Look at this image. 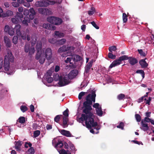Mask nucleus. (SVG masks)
<instances>
[{
	"instance_id": "obj_12",
	"label": "nucleus",
	"mask_w": 154,
	"mask_h": 154,
	"mask_svg": "<svg viewBox=\"0 0 154 154\" xmlns=\"http://www.w3.org/2000/svg\"><path fill=\"white\" fill-rule=\"evenodd\" d=\"M121 61L119 58L118 59L116 60L110 64L109 66L110 68H112L113 67H115L116 66L120 64Z\"/></svg>"
},
{
	"instance_id": "obj_56",
	"label": "nucleus",
	"mask_w": 154,
	"mask_h": 154,
	"mask_svg": "<svg viewBox=\"0 0 154 154\" xmlns=\"http://www.w3.org/2000/svg\"><path fill=\"white\" fill-rule=\"evenodd\" d=\"M23 5L26 7H29L30 6V4L29 3V2H26L24 1V2L23 3Z\"/></svg>"
},
{
	"instance_id": "obj_17",
	"label": "nucleus",
	"mask_w": 154,
	"mask_h": 154,
	"mask_svg": "<svg viewBox=\"0 0 154 154\" xmlns=\"http://www.w3.org/2000/svg\"><path fill=\"white\" fill-rule=\"evenodd\" d=\"M4 39L6 46L8 48L10 47L11 45V43L8 38L7 36H5L4 37Z\"/></svg>"
},
{
	"instance_id": "obj_7",
	"label": "nucleus",
	"mask_w": 154,
	"mask_h": 154,
	"mask_svg": "<svg viewBox=\"0 0 154 154\" xmlns=\"http://www.w3.org/2000/svg\"><path fill=\"white\" fill-rule=\"evenodd\" d=\"M96 97V94L95 92L94 91H93L91 93V94H88L86 97V101H87L88 102L89 101L92 102H92L94 103L95 101V97Z\"/></svg>"
},
{
	"instance_id": "obj_27",
	"label": "nucleus",
	"mask_w": 154,
	"mask_h": 154,
	"mask_svg": "<svg viewBox=\"0 0 154 154\" xmlns=\"http://www.w3.org/2000/svg\"><path fill=\"white\" fill-rule=\"evenodd\" d=\"M55 35L57 37L61 38L64 37V34L63 32H60L59 31H55L54 32Z\"/></svg>"
},
{
	"instance_id": "obj_36",
	"label": "nucleus",
	"mask_w": 154,
	"mask_h": 154,
	"mask_svg": "<svg viewBox=\"0 0 154 154\" xmlns=\"http://www.w3.org/2000/svg\"><path fill=\"white\" fill-rule=\"evenodd\" d=\"M117 49L116 47V46H112L109 48V50L110 52H112V51H115Z\"/></svg>"
},
{
	"instance_id": "obj_15",
	"label": "nucleus",
	"mask_w": 154,
	"mask_h": 154,
	"mask_svg": "<svg viewBox=\"0 0 154 154\" xmlns=\"http://www.w3.org/2000/svg\"><path fill=\"white\" fill-rule=\"evenodd\" d=\"M68 121L69 119L68 117H63L62 126L63 128H66L68 126Z\"/></svg>"
},
{
	"instance_id": "obj_58",
	"label": "nucleus",
	"mask_w": 154,
	"mask_h": 154,
	"mask_svg": "<svg viewBox=\"0 0 154 154\" xmlns=\"http://www.w3.org/2000/svg\"><path fill=\"white\" fill-rule=\"evenodd\" d=\"M6 13H7V17L11 16L13 14V12L10 10L7 11Z\"/></svg>"
},
{
	"instance_id": "obj_50",
	"label": "nucleus",
	"mask_w": 154,
	"mask_h": 154,
	"mask_svg": "<svg viewBox=\"0 0 154 154\" xmlns=\"http://www.w3.org/2000/svg\"><path fill=\"white\" fill-rule=\"evenodd\" d=\"M69 110L67 109L65 111L63 112V114L64 116V117H68L69 116Z\"/></svg>"
},
{
	"instance_id": "obj_34",
	"label": "nucleus",
	"mask_w": 154,
	"mask_h": 154,
	"mask_svg": "<svg viewBox=\"0 0 154 154\" xmlns=\"http://www.w3.org/2000/svg\"><path fill=\"white\" fill-rule=\"evenodd\" d=\"M119 59L121 61H122L123 60H128L129 59V57H128V56L127 55H123L120 57L119 58Z\"/></svg>"
},
{
	"instance_id": "obj_28",
	"label": "nucleus",
	"mask_w": 154,
	"mask_h": 154,
	"mask_svg": "<svg viewBox=\"0 0 154 154\" xmlns=\"http://www.w3.org/2000/svg\"><path fill=\"white\" fill-rule=\"evenodd\" d=\"M96 112L98 116H101L103 115V111L102 110L101 108L100 107V108L96 109Z\"/></svg>"
},
{
	"instance_id": "obj_64",
	"label": "nucleus",
	"mask_w": 154,
	"mask_h": 154,
	"mask_svg": "<svg viewBox=\"0 0 154 154\" xmlns=\"http://www.w3.org/2000/svg\"><path fill=\"white\" fill-rule=\"evenodd\" d=\"M47 82L49 83H51L53 81V79L52 77H48L47 78Z\"/></svg>"
},
{
	"instance_id": "obj_38",
	"label": "nucleus",
	"mask_w": 154,
	"mask_h": 154,
	"mask_svg": "<svg viewBox=\"0 0 154 154\" xmlns=\"http://www.w3.org/2000/svg\"><path fill=\"white\" fill-rule=\"evenodd\" d=\"M14 29L12 28H10L8 32L9 34L11 35H13L15 33Z\"/></svg>"
},
{
	"instance_id": "obj_29",
	"label": "nucleus",
	"mask_w": 154,
	"mask_h": 154,
	"mask_svg": "<svg viewBox=\"0 0 154 154\" xmlns=\"http://www.w3.org/2000/svg\"><path fill=\"white\" fill-rule=\"evenodd\" d=\"M82 59L81 57L79 55H76L73 58V61L77 62L80 61Z\"/></svg>"
},
{
	"instance_id": "obj_13",
	"label": "nucleus",
	"mask_w": 154,
	"mask_h": 154,
	"mask_svg": "<svg viewBox=\"0 0 154 154\" xmlns=\"http://www.w3.org/2000/svg\"><path fill=\"white\" fill-rule=\"evenodd\" d=\"M25 122V118L23 116H21L17 120V122H16V125H17L18 127H21V126H19L18 125L19 123H20L21 124H24Z\"/></svg>"
},
{
	"instance_id": "obj_24",
	"label": "nucleus",
	"mask_w": 154,
	"mask_h": 154,
	"mask_svg": "<svg viewBox=\"0 0 154 154\" xmlns=\"http://www.w3.org/2000/svg\"><path fill=\"white\" fill-rule=\"evenodd\" d=\"M60 154H71V152L69 149L65 150L64 149H62L58 150Z\"/></svg>"
},
{
	"instance_id": "obj_45",
	"label": "nucleus",
	"mask_w": 154,
	"mask_h": 154,
	"mask_svg": "<svg viewBox=\"0 0 154 154\" xmlns=\"http://www.w3.org/2000/svg\"><path fill=\"white\" fill-rule=\"evenodd\" d=\"M137 51L141 56L143 57L146 56V54L143 51L142 49H138Z\"/></svg>"
},
{
	"instance_id": "obj_19",
	"label": "nucleus",
	"mask_w": 154,
	"mask_h": 154,
	"mask_svg": "<svg viewBox=\"0 0 154 154\" xmlns=\"http://www.w3.org/2000/svg\"><path fill=\"white\" fill-rule=\"evenodd\" d=\"M21 29V26L20 25H15L14 29L16 30V33L18 35H20L21 33L20 30Z\"/></svg>"
},
{
	"instance_id": "obj_48",
	"label": "nucleus",
	"mask_w": 154,
	"mask_h": 154,
	"mask_svg": "<svg viewBox=\"0 0 154 154\" xmlns=\"http://www.w3.org/2000/svg\"><path fill=\"white\" fill-rule=\"evenodd\" d=\"M135 117L137 121V122H140L141 121V118L140 116L138 114H136Z\"/></svg>"
},
{
	"instance_id": "obj_43",
	"label": "nucleus",
	"mask_w": 154,
	"mask_h": 154,
	"mask_svg": "<svg viewBox=\"0 0 154 154\" xmlns=\"http://www.w3.org/2000/svg\"><path fill=\"white\" fill-rule=\"evenodd\" d=\"M61 116H62V115H58L56 116L54 118V121L57 123H58L60 120Z\"/></svg>"
},
{
	"instance_id": "obj_18",
	"label": "nucleus",
	"mask_w": 154,
	"mask_h": 154,
	"mask_svg": "<svg viewBox=\"0 0 154 154\" xmlns=\"http://www.w3.org/2000/svg\"><path fill=\"white\" fill-rule=\"evenodd\" d=\"M30 12V14L29 15V18L31 20H32L34 17V16L36 14V12L33 8H31L29 9V13Z\"/></svg>"
},
{
	"instance_id": "obj_47",
	"label": "nucleus",
	"mask_w": 154,
	"mask_h": 154,
	"mask_svg": "<svg viewBox=\"0 0 154 154\" xmlns=\"http://www.w3.org/2000/svg\"><path fill=\"white\" fill-rule=\"evenodd\" d=\"M40 133V131L39 130H36L33 133V136L34 137H38Z\"/></svg>"
},
{
	"instance_id": "obj_55",
	"label": "nucleus",
	"mask_w": 154,
	"mask_h": 154,
	"mask_svg": "<svg viewBox=\"0 0 154 154\" xmlns=\"http://www.w3.org/2000/svg\"><path fill=\"white\" fill-rule=\"evenodd\" d=\"M48 42L51 44H54L56 42V40L54 38H50L48 39Z\"/></svg>"
},
{
	"instance_id": "obj_52",
	"label": "nucleus",
	"mask_w": 154,
	"mask_h": 154,
	"mask_svg": "<svg viewBox=\"0 0 154 154\" xmlns=\"http://www.w3.org/2000/svg\"><path fill=\"white\" fill-rule=\"evenodd\" d=\"M75 147L73 144H71L70 146V149L69 150H70L71 153L75 151Z\"/></svg>"
},
{
	"instance_id": "obj_5",
	"label": "nucleus",
	"mask_w": 154,
	"mask_h": 154,
	"mask_svg": "<svg viewBox=\"0 0 154 154\" xmlns=\"http://www.w3.org/2000/svg\"><path fill=\"white\" fill-rule=\"evenodd\" d=\"M36 49L37 52L35 57V58L37 60H38L40 58L42 53V44L41 42H38L36 46Z\"/></svg>"
},
{
	"instance_id": "obj_8",
	"label": "nucleus",
	"mask_w": 154,
	"mask_h": 154,
	"mask_svg": "<svg viewBox=\"0 0 154 154\" xmlns=\"http://www.w3.org/2000/svg\"><path fill=\"white\" fill-rule=\"evenodd\" d=\"M49 5V4L48 2L44 1H40L36 2L35 3V6L37 7H47Z\"/></svg>"
},
{
	"instance_id": "obj_31",
	"label": "nucleus",
	"mask_w": 154,
	"mask_h": 154,
	"mask_svg": "<svg viewBox=\"0 0 154 154\" xmlns=\"http://www.w3.org/2000/svg\"><path fill=\"white\" fill-rule=\"evenodd\" d=\"M35 51V48L34 47H31L29 51V56H30V57H31V56L33 54Z\"/></svg>"
},
{
	"instance_id": "obj_46",
	"label": "nucleus",
	"mask_w": 154,
	"mask_h": 154,
	"mask_svg": "<svg viewBox=\"0 0 154 154\" xmlns=\"http://www.w3.org/2000/svg\"><path fill=\"white\" fill-rule=\"evenodd\" d=\"M18 38L17 36H14L13 38V42L15 45L17 44Z\"/></svg>"
},
{
	"instance_id": "obj_53",
	"label": "nucleus",
	"mask_w": 154,
	"mask_h": 154,
	"mask_svg": "<svg viewBox=\"0 0 154 154\" xmlns=\"http://www.w3.org/2000/svg\"><path fill=\"white\" fill-rule=\"evenodd\" d=\"M28 151L30 154H34L35 153L34 149L33 147H30L28 149Z\"/></svg>"
},
{
	"instance_id": "obj_61",
	"label": "nucleus",
	"mask_w": 154,
	"mask_h": 154,
	"mask_svg": "<svg viewBox=\"0 0 154 154\" xmlns=\"http://www.w3.org/2000/svg\"><path fill=\"white\" fill-rule=\"evenodd\" d=\"M99 104L98 103H95L93 105V107L95 108L96 109H97L100 107H99Z\"/></svg>"
},
{
	"instance_id": "obj_40",
	"label": "nucleus",
	"mask_w": 154,
	"mask_h": 154,
	"mask_svg": "<svg viewBox=\"0 0 154 154\" xmlns=\"http://www.w3.org/2000/svg\"><path fill=\"white\" fill-rule=\"evenodd\" d=\"M124 124L123 122H120L119 125L117 126V127L118 128H120L122 130L124 129Z\"/></svg>"
},
{
	"instance_id": "obj_37",
	"label": "nucleus",
	"mask_w": 154,
	"mask_h": 154,
	"mask_svg": "<svg viewBox=\"0 0 154 154\" xmlns=\"http://www.w3.org/2000/svg\"><path fill=\"white\" fill-rule=\"evenodd\" d=\"M75 49V48L73 46H68L66 47V51H70V52H72Z\"/></svg>"
},
{
	"instance_id": "obj_6",
	"label": "nucleus",
	"mask_w": 154,
	"mask_h": 154,
	"mask_svg": "<svg viewBox=\"0 0 154 154\" xmlns=\"http://www.w3.org/2000/svg\"><path fill=\"white\" fill-rule=\"evenodd\" d=\"M23 17L22 13L17 12L15 18L11 19L12 22L14 24H17L19 22L22 21V18H23Z\"/></svg>"
},
{
	"instance_id": "obj_41",
	"label": "nucleus",
	"mask_w": 154,
	"mask_h": 154,
	"mask_svg": "<svg viewBox=\"0 0 154 154\" xmlns=\"http://www.w3.org/2000/svg\"><path fill=\"white\" fill-rule=\"evenodd\" d=\"M66 42V40L65 38H62L58 41V43L60 45L64 44Z\"/></svg>"
},
{
	"instance_id": "obj_33",
	"label": "nucleus",
	"mask_w": 154,
	"mask_h": 154,
	"mask_svg": "<svg viewBox=\"0 0 154 154\" xmlns=\"http://www.w3.org/2000/svg\"><path fill=\"white\" fill-rule=\"evenodd\" d=\"M117 99L119 100H122L125 98V95L123 94H120L118 95L117 96Z\"/></svg>"
},
{
	"instance_id": "obj_21",
	"label": "nucleus",
	"mask_w": 154,
	"mask_h": 154,
	"mask_svg": "<svg viewBox=\"0 0 154 154\" xmlns=\"http://www.w3.org/2000/svg\"><path fill=\"white\" fill-rule=\"evenodd\" d=\"M60 132L62 134L65 136L67 137H71V134L69 131L63 129L61 130Z\"/></svg>"
},
{
	"instance_id": "obj_39",
	"label": "nucleus",
	"mask_w": 154,
	"mask_h": 154,
	"mask_svg": "<svg viewBox=\"0 0 154 154\" xmlns=\"http://www.w3.org/2000/svg\"><path fill=\"white\" fill-rule=\"evenodd\" d=\"M20 109L21 111L23 112H25L28 110L27 107L24 105L21 106L20 107Z\"/></svg>"
},
{
	"instance_id": "obj_2",
	"label": "nucleus",
	"mask_w": 154,
	"mask_h": 154,
	"mask_svg": "<svg viewBox=\"0 0 154 154\" xmlns=\"http://www.w3.org/2000/svg\"><path fill=\"white\" fill-rule=\"evenodd\" d=\"M77 71L74 69L72 70L67 75L59 76L58 74H56L55 76L57 78L54 77V79L56 81L59 79L58 84L60 86L62 87L69 84L70 83L69 80L74 78L77 75Z\"/></svg>"
},
{
	"instance_id": "obj_10",
	"label": "nucleus",
	"mask_w": 154,
	"mask_h": 154,
	"mask_svg": "<svg viewBox=\"0 0 154 154\" xmlns=\"http://www.w3.org/2000/svg\"><path fill=\"white\" fill-rule=\"evenodd\" d=\"M38 10L39 13L46 15L48 14L49 11L48 9L46 8H39L38 9Z\"/></svg>"
},
{
	"instance_id": "obj_22",
	"label": "nucleus",
	"mask_w": 154,
	"mask_h": 154,
	"mask_svg": "<svg viewBox=\"0 0 154 154\" xmlns=\"http://www.w3.org/2000/svg\"><path fill=\"white\" fill-rule=\"evenodd\" d=\"M23 18H22V20ZM30 21V19L27 16H25L24 18V20H22L20 22H22V23L25 26L28 25V23H29Z\"/></svg>"
},
{
	"instance_id": "obj_51",
	"label": "nucleus",
	"mask_w": 154,
	"mask_h": 154,
	"mask_svg": "<svg viewBox=\"0 0 154 154\" xmlns=\"http://www.w3.org/2000/svg\"><path fill=\"white\" fill-rule=\"evenodd\" d=\"M92 25L96 29H99V27L97 25L95 22L94 21H92L90 22Z\"/></svg>"
},
{
	"instance_id": "obj_35",
	"label": "nucleus",
	"mask_w": 154,
	"mask_h": 154,
	"mask_svg": "<svg viewBox=\"0 0 154 154\" xmlns=\"http://www.w3.org/2000/svg\"><path fill=\"white\" fill-rule=\"evenodd\" d=\"M42 26L44 28L46 29H51V25L49 23L43 24Z\"/></svg>"
},
{
	"instance_id": "obj_63",
	"label": "nucleus",
	"mask_w": 154,
	"mask_h": 154,
	"mask_svg": "<svg viewBox=\"0 0 154 154\" xmlns=\"http://www.w3.org/2000/svg\"><path fill=\"white\" fill-rule=\"evenodd\" d=\"M38 127V125L36 123H33L32 125V127L33 129L36 130L37 129Z\"/></svg>"
},
{
	"instance_id": "obj_25",
	"label": "nucleus",
	"mask_w": 154,
	"mask_h": 154,
	"mask_svg": "<svg viewBox=\"0 0 154 154\" xmlns=\"http://www.w3.org/2000/svg\"><path fill=\"white\" fill-rule=\"evenodd\" d=\"M63 146V143L62 141L61 140H59L58 142L56 143L55 147L58 150V149L62 148ZM58 150H59L58 149Z\"/></svg>"
},
{
	"instance_id": "obj_57",
	"label": "nucleus",
	"mask_w": 154,
	"mask_h": 154,
	"mask_svg": "<svg viewBox=\"0 0 154 154\" xmlns=\"http://www.w3.org/2000/svg\"><path fill=\"white\" fill-rule=\"evenodd\" d=\"M17 36H20L22 38L23 40H25L26 38V34L25 33H23V34L22 33V32L21 33V35H18Z\"/></svg>"
},
{
	"instance_id": "obj_54",
	"label": "nucleus",
	"mask_w": 154,
	"mask_h": 154,
	"mask_svg": "<svg viewBox=\"0 0 154 154\" xmlns=\"http://www.w3.org/2000/svg\"><path fill=\"white\" fill-rule=\"evenodd\" d=\"M12 5L14 7H18L19 6V4L17 2H13L12 3Z\"/></svg>"
},
{
	"instance_id": "obj_16",
	"label": "nucleus",
	"mask_w": 154,
	"mask_h": 154,
	"mask_svg": "<svg viewBox=\"0 0 154 154\" xmlns=\"http://www.w3.org/2000/svg\"><path fill=\"white\" fill-rule=\"evenodd\" d=\"M128 62L131 65H133L138 63V60L135 58L131 57H129Z\"/></svg>"
},
{
	"instance_id": "obj_49",
	"label": "nucleus",
	"mask_w": 154,
	"mask_h": 154,
	"mask_svg": "<svg viewBox=\"0 0 154 154\" xmlns=\"http://www.w3.org/2000/svg\"><path fill=\"white\" fill-rule=\"evenodd\" d=\"M86 93H87V92H81L79 93L78 96L79 99L81 100L82 99V97L85 95Z\"/></svg>"
},
{
	"instance_id": "obj_32",
	"label": "nucleus",
	"mask_w": 154,
	"mask_h": 154,
	"mask_svg": "<svg viewBox=\"0 0 154 154\" xmlns=\"http://www.w3.org/2000/svg\"><path fill=\"white\" fill-rule=\"evenodd\" d=\"M122 19L123 23H125L127 22L128 20V16L125 13H123Z\"/></svg>"
},
{
	"instance_id": "obj_59",
	"label": "nucleus",
	"mask_w": 154,
	"mask_h": 154,
	"mask_svg": "<svg viewBox=\"0 0 154 154\" xmlns=\"http://www.w3.org/2000/svg\"><path fill=\"white\" fill-rule=\"evenodd\" d=\"M29 14V10L27 9L24 10L23 11V14L24 15H28Z\"/></svg>"
},
{
	"instance_id": "obj_23",
	"label": "nucleus",
	"mask_w": 154,
	"mask_h": 154,
	"mask_svg": "<svg viewBox=\"0 0 154 154\" xmlns=\"http://www.w3.org/2000/svg\"><path fill=\"white\" fill-rule=\"evenodd\" d=\"M15 148L17 151H20V150L21 146L22 145L21 142L18 141L15 142Z\"/></svg>"
},
{
	"instance_id": "obj_14",
	"label": "nucleus",
	"mask_w": 154,
	"mask_h": 154,
	"mask_svg": "<svg viewBox=\"0 0 154 154\" xmlns=\"http://www.w3.org/2000/svg\"><path fill=\"white\" fill-rule=\"evenodd\" d=\"M146 59V58H145V59L141 60L139 61V63L142 68H146L148 65L145 61V60Z\"/></svg>"
},
{
	"instance_id": "obj_3",
	"label": "nucleus",
	"mask_w": 154,
	"mask_h": 154,
	"mask_svg": "<svg viewBox=\"0 0 154 154\" xmlns=\"http://www.w3.org/2000/svg\"><path fill=\"white\" fill-rule=\"evenodd\" d=\"M14 57L11 52H8L7 54L5 56L3 67L5 70L7 72L8 74H10L9 70L10 68V63L13 62L14 61Z\"/></svg>"
},
{
	"instance_id": "obj_1",
	"label": "nucleus",
	"mask_w": 154,
	"mask_h": 154,
	"mask_svg": "<svg viewBox=\"0 0 154 154\" xmlns=\"http://www.w3.org/2000/svg\"><path fill=\"white\" fill-rule=\"evenodd\" d=\"M91 105L92 102L89 101H85L83 103V112L85 114H82L81 117L79 118V120L82 122H83L85 121V123L86 127L88 128H91L92 127H94V129L97 131L99 130L100 128L97 126V123L96 122H94V116L91 112L92 109Z\"/></svg>"
},
{
	"instance_id": "obj_4",
	"label": "nucleus",
	"mask_w": 154,
	"mask_h": 154,
	"mask_svg": "<svg viewBox=\"0 0 154 154\" xmlns=\"http://www.w3.org/2000/svg\"><path fill=\"white\" fill-rule=\"evenodd\" d=\"M47 19L49 22L55 25H59L63 22L61 18L53 16L50 17Z\"/></svg>"
},
{
	"instance_id": "obj_9",
	"label": "nucleus",
	"mask_w": 154,
	"mask_h": 154,
	"mask_svg": "<svg viewBox=\"0 0 154 154\" xmlns=\"http://www.w3.org/2000/svg\"><path fill=\"white\" fill-rule=\"evenodd\" d=\"M52 51L51 48H48L45 51V57L48 60H50L52 57Z\"/></svg>"
},
{
	"instance_id": "obj_42",
	"label": "nucleus",
	"mask_w": 154,
	"mask_h": 154,
	"mask_svg": "<svg viewBox=\"0 0 154 154\" xmlns=\"http://www.w3.org/2000/svg\"><path fill=\"white\" fill-rule=\"evenodd\" d=\"M108 57L111 59H115L116 58V56L112 54L111 52H109L108 54Z\"/></svg>"
},
{
	"instance_id": "obj_11",
	"label": "nucleus",
	"mask_w": 154,
	"mask_h": 154,
	"mask_svg": "<svg viewBox=\"0 0 154 154\" xmlns=\"http://www.w3.org/2000/svg\"><path fill=\"white\" fill-rule=\"evenodd\" d=\"M94 60H92L85 67V72L86 73H88L89 72L90 69L92 67Z\"/></svg>"
},
{
	"instance_id": "obj_20",
	"label": "nucleus",
	"mask_w": 154,
	"mask_h": 154,
	"mask_svg": "<svg viewBox=\"0 0 154 154\" xmlns=\"http://www.w3.org/2000/svg\"><path fill=\"white\" fill-rule=\"evenodd\" d=\"M141 124L142 125V127H140L141 129L145 131L148 130L149 127L147 124L144 123L143 120L141 121Z\"/></svg>"
},
{
	"instance_id": "obj_30",
	"label": "nucleus",
	"mask_w": 154,
	"mask_h": 154,
	"mask_svg": "<svg viewBox=\"0 0 154 154\" xmlns=\"http://www.w3.org/2000/svg\"><path fill=\"white\" fill-rule=\"evenodd\" d=\"M44 55V53H42V54L41 55L40 58L39 59V63L41 64H43L45 60V57L44 56H43Z\"/></svg>"
},
{
	"instance_id": "obj_60",
	"label": "nucleus",
	"mask_w": 154,
	"mask_h": 154,
	"mask_svg": "<svg viewBox=\"0 0 154 154\" xmlns=\"http://www.w3.org/2000/svg\"><path fill=\"white\" fill-rule=\"evenodd\" d=\"M73 60L72 58H70L69 57H67L66 60H65V63H68L71 62L72 60Z\"/></svg>"
},
{
	"instance_id": "obj_44",
	"label": "nucleus",
	"mask_w": 154,
	"mask_h": 154,
	"mask_svg": "<svg viewBox=\"0 0 154 154\" xmlns=\"http://www.w3.org/2000/svg\"><path fill=\"white\" fill-rule=\"evenodd\" d=\"M30 48H29V45L28 44H26L24 47V51L26 53L29 52Z\"/></svg>"
},
{
	"instance_id": "obj_26",
	"label": "nucleus",
	"mask_w": 154,
	"mask_h": 154,
	"mask_svg": "<svg viewBox=\"0 0 154 154\" xmlns=\"http://www.w3.org/2000/svg\"><path fill=\"white\" fill-rule=\"evenodd\" d=\"M66 51V45H63L62 47H60L58 50V52L59 53H62Z\"/></svg>"
},
{
	"instance_id": "obj_62",
	"label": "nucleus",
	"mask_w": 154,
	"mask_h": 154,
	"mask_svg": "<svg viewBox=\"0 0 154 154\" xmlns=\"http://www.w3.org/2000/svg\"><path fill=\"white\" fill-rule=\"evenodd\" d=\"M10 29V28L9 27V26L6 25L5 26V27L4 31H5V32H8L9 30Z\"/></svg>"
}]
</instances>
